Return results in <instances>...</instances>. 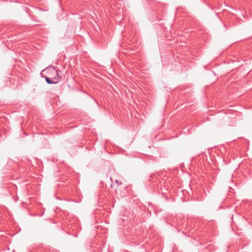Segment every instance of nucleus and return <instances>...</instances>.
<instances>
[{"label":"nucleus","instance_id":"obj_2","mask_svg":"<svg viewBox=\"0 0 252 252\" xmlns=\"http://www.w3.org/2000/svg\"><path fill=\"white\" fill-rule=\"evenodd\" d=\"M115 182L116 184H118L119 185H122V184L121 182H119V181L117 180H116Z\"/></svg>","mask_w":252,"mask_h":252},{"label":"nucleus","instance_id":"obj_1","mask_svg":"<svg viewBox=\"0 0 252 252\" xmlns=\"http://www.w3.org/2000/svg\"><path fill=\"white\" fill-rule=\"evenodd\" d=\"M61 71L53 66H50L40 73L42 78H45L48 84H54L59 83L62 80V76L60 74Z\"/></svg>","mask_w":252,"mask_h":252}]
</instances>
